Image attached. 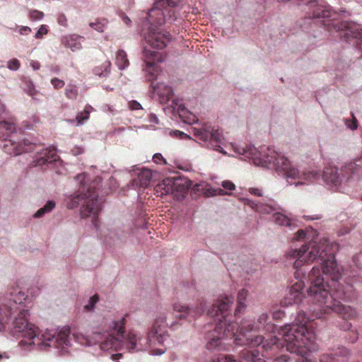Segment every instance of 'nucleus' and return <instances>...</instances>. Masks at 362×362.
Instances as JSON below:
<instances>
[{"label":"nucleus","instance_id":"nucleus-1","mask_svg":"<svg viewBox=\"0 0 362 362\" xmlns=\"http://www.w3.org/2000/svg\"><path fill=\"white\" fill-rule=\"evenodd\" d=\"M332 245L327 239L319 243L311 241L298 249H291L288 258L295 259L293 267L298 269L303 264L318 262L320 267L314 266L309 274L310 285L307 289L308 300L313 305L310 311L313 317L322 318L332 313L337 299L349 300L353 296V287L339 282L341 269L332 251Z\"/></svg>","mask_w":362,"mask_h":362},{"label":"nucleus","instance_id":"nucleus-2","mask_svg":"<svg viewBox=\"0 0 362 362\" xmlns=\"http://www.w3.org/2000/svg\"><path fill=\"white\" fill-rule=\"evenodd\" d=\"M268 320L267 313H262L257 322L251 323L244 321L238 327V333L235 339V344L239 346H249L250 347L259 346L261 345L262 356L270 358L275 356L281 349L286 346L288 351L296 354L302 358L298 361H293L286 355H281L273 360V362H310L308 360V352L313 349V344L315 335L313 331L308 328L309 317H306L304 311L298 313L296 323L286 325L281 329L279 334L281 340L276 336L271 337L265 339L261 335H254L252 332L263 328L267 332H273L275 327L274 324L266 323ZM240 358L247 362H266L259 356V351H250L243 349L240 352Z\"/></svg>","mask_w":362,"mask_h":362},{"label":"nucleus","instance_id":"nucleus-3","mask_svg":"<svg viewBox=\"0 0 362 362\" xmlns=\"http://www.w3.org/2000/svg\"><path fill=\"white\" fill-rule=\"evenodd\" d=\"M233 298L225 296L212 305L208 315L214 318V329L207 334L206 348L209 350H220L223 337L233 338L238 336V324L233 321L234 316L229 313ZM235 339H234L235 340Z\"/></svg>","mask_w":362,"mask_h":362},{"label":"nucleus","instance_id":"nucleus-4","mask_svg":"<svg viewBox=\"0 0 362 362\" xmlns=\"http://www.w3.org/2000/svg\"><path fill=\"white\" fill-rule=\"evenodd\" d=\"M166 321L165 313H160L155 320L152 327L147 334V338L143 339L133 332H129L124 338L123 346L129 351H141L147 348H152L151 353L154 355H161L166 351L164 349H154L160 345L166 347L170 344V339L167 332L163 328L161 323Z\"/></svg>","mask_w":362,"mask_h":362},{"label":"nucleus","instance_id":"nucleus-5","mask_svg":"<svg viewBox=\"0 0 362 362\" xmlns=\"http://www.w3.org/2000/svg\"><path fill=\"white\" fill-rule=\"evenodd\" d=\"M259 153L261 155L260 163L262 165L274 168L277 171H282L287 177L312 181L320 176V173L315 170L300 172L298 169L291 166L287 158L271 147L266 148L262 147Z\"/></svg>","mask_w":362,"mask_h":362},{"label":"nucleus","instance_id":"nucleus-6","mask_svg":"<svg viewBox=\"0 0 362 362\" xmlns=\"http://www.w3.org/2000/svg\"><path fill=\"white\" fill-rule=\"evenodd\" d=\"M86 177L85 173L78 174L76 177V180L80 182L81 186L78 189L80 193L71 197L67 204V207L74 209L81 205V217L86 218L93 215L92 222L96 226L97 215L100 210V206L98 202V194L95 189L87 185Z\"/></svg>","mask_w":362,"mask_h":362},{"label":"nucleus","instance_id":"nucleus-7","mask_svg":"<svg viewBox=\"0 0 362 362\" xmlns=\"http://www.w3.org/2000/svg\"><path fill=\"white\" fill-rule=\"evenodd\" d=\"M165 58V54L163 52H156L151 50L147 47L144 49V60L146 62L147 72L146 78L151 82V87L154 92L157 93L160 97L168 100L173 96V90L171 87L163 83H155L154 81L157 78L158 74V66L156 62H162Z\"/></svg>","mask_w":362,"mask_h":362},{"label":"nucleus","instance_id":"nucleus-8","mask_svg":"<svg viewBox=\"0 0 362 362\" xmlns=\"http://www.w3.org/2000/svg\"><path fill=\"white\" fill-rule=\"evenodd\" d=\"M28 299V295L17 286H11L8 288V303L11 305L6 304L0 305V330L5 327L8 323L13 313L19 310L17 305H21Z\"/></svg>","mask_w":362,"mask_h":362},{"label":"nucleus","instance_id":"nucleus-9","mask_svg":"<svg viewBox=\"0 0 362 362\" xmlns=\"http://www.w3.org/2000/svg\"><path fill=\"white\" fill-rule=\"evenodd\" d=\"M28 311L27 310H20L18 316L16 317L13 322V332L20 334L24 338L21 343L31 345L35 344L34 339L36 337L37 328L31 323H29L27 319Z\"/></svg>","mask_w":362,"mask_h":362},{"label":"nucleus","instance_id":"nucleus-10","mask_svg":"<svg viewBox=\"0 0 362 362\" xmlns=\"http://www.w3.org/2000/svg\"><path fill=\"white\" fill-rule=\"evenodd\" d=\"M360 170L361 166L359 164H356L355 162H350L341 169V173H339V170L335 167L326 168L323 173V178L325 182H330L337 186L344 179L346 180H350L355 174L358 173Z\"/></svg>","mask_w":362,"mask_h":362},{"label":"nucleus","instance_id":"nucleus-11","mask_svg":"<svg viewBox=\"0 0 362 362\" xmlns=\"http://www.w3.org/2000/svg\"><path fill=\"white\" fill-rule=\"evenodd\" d=\"M192 132L194 136L198 139L209 142L214 150L225 153L221 147L223 136L218 129H215L211 125L205 124L200 128L194 127Z\"/></svg>","mask_w":362,"mask_h":362},{"label":"nucleus","instance_id":"nucleus-12","mask_svg":"<svg viewBox=\"0 0 362 362\" xmlns=\"http://www.w3.org/2000/svg\"><path fill=\"white\" fill-rule=\"evenodd\" d=\"M126 325V318L122 317L119 320L112 322V331L117 337L108 334L100 341V346L103 351L117 350L121 345L120 337H123Z\"/></svg>","mask_w":362,"mask_h":362},{"label":"nucleus","instance_id":"nucleus-13","mask_svg":"<svg viewBox=\"0 0 362 362\" xmlns=\"http://www.w3.org/2000/svg\"><path fill=\"white\" fill-rule=\"evenodd\" d=\"M180 0H157L153 7L149 11L148 21L151 25L150 28L161 25L166 22L167 16L163 9L165 4L170 7H175Z\"/></svg>","mask_w":362,"mask_h":362},{"label":"nucleus","instance_id":"nucleus-14","mask_svg":"<svg viewBox=\"0 0 362 362\" xmlns=\"http://www.w3.org/2000/svg\"><path fill=\"white\" fill-rule=\"evenodd\" d=\"M146 42L150 47L156 49H163L170 41V35L167 31H161L154 28H149L148 32L144 35Z\"/></svg>","mask_w":362,"mask_h":362},{"label":"nucleus","instance_id":"nucleus-15","mask_svg":"<svg viewBox=\"0 0 362 362\" xmlns=\"http://www.w3.org/2000/svg\"><path fill=\"white\" fill-rule=\"evenodd\" d=\"M2 141L1 147L9 155L18 156L33 150V145L27 144L26 141H23V146L21 143L16 142L13 138H4Z\"/></svg>","mask_w":362,"mask_h":362},{"label":"nucleus","instance_id":"nucleus-16","mask_svg":"<svg viewBox=\"0 0 362 362\" xmlns=\"http://www.w3.org/2000/svg\"><path fill=\"white\" fill-rule=\"evenodd\" d=\"M205 305L206 303L203 300H199L194 307H189L180 303H176L173 305V310L180 313V319L186 318L187 316L196 318L204 313Z\"/></svg>","mask_w":362,"mask_h":362},{"label":"nucleus","instance_id":"nucleus-17","mask_svg":"<svg viewBox=\"0 0 362 362\" xmlns=\"http://www.w3.org/2000/svg\"><path fill=\"white\" fill-rule=\"evenodd\" d=\"M339 299H337L333 304V308H332V313L334 312L341 315L344 319L351 320L357 317L358 313L357 311L350 307V306H344L341 302L339 300Z\"/></svg>","mask_w":362,"mask_h":362},{"label":"nucleus","instance_id":"nucleus-18","mask_svg":"<svg viewBox=\"0 0 362 362\" xmlns=\"http://www.w3.org/2000/svg\"><path fill=\"white\" fill-rule=\"evenodd\" d=\"M304 287V283L303 281H298L293 284L289 290L288 299L291 300L293 303H300L305 297L302 292Z\"/></svg>","mask_w":362,"mask_h":362},{"label":"nucleus","instance_id":"nucleus-19","mask_svg":"<svg viewBox=\"0 0 362 362\" xmlns=\"http://www.w3.org/2000/svg\"><path fill=\"white\" fill-rule=\"evenodd\" d=\"M83 40V37L73 34L64 37L62 40V42L65 47L70 48L72 51H76L82 47L81 41Z\"/></svg>","mask_w":362,"mask_h":362},{"label":"nucleus","instance_id":"nucleus-20","mask_svg":"<svg viewBox=\"0 0 362 362\" xmlns=\"http://www.w3.org/2000/svg\"><path fill=\"white\" fill-rule=\"evenodd\" d=\"M41 155L42 156L37 158V165H42L45 163H51L59 159L56 149L54 147H50L45 149V151L41 153Z\"/></svg>","mask_w":362,"mask_h":362},{"label":"nucleus","instance_id":"nucleus-21","mask_svg":"<svg viewBox=\"0 0 362 362\" xmlns=\"http://www.w3.org/2000/svg\"><path fill=\"white\" fill-rule=\"evenodd\" d=\"M16 124L13 121H0V138H14Z\"/></svg>","mask_w":362,"mask_h":362},{"label":"nucleus","instance_id":"nucleus-22","mask_svg":"<svg viewBox=\"0 0 362 362\" xmlns=\"http://www.w3.org/2000/svg\"><path fill=\"white\" fill-rule=\"evenodd\" d=\"M152 178V172L149 169L144 168L139 174L136 180H134L135 185L140 187H146Z\"/></svg>","mask_w":362,"mask_h":362},{"label":"nucleus","instance_id":"nucleus-23","mask_svg":"<svg viewBox=\"0 0 362 362\" xmlns=\"http://www.w3.org/2000/svg\"><path fill=\"white\" fill-rule=\"evenodd\" d=\"M156 190L161 196L171 194L174 190V182L170 179L164 180L157 185Z\"/></svg>","mask_w":362,"mask_h":362},{"label":"nucleus","instance_id":"nucleus-24","mask_svg":"<svg viewBox=\"0 0 362 362\" xmlns=\"http://www.w3.org/2000/svg\"><path fill=\"white\" fill-rule=\"evenodd\" d=\"M115 64L121 70L124 69L129 65L127 53L124 50L119 49L117 51L116 54Z\"/></svg>","mask_w":362,"mask_h":362},{"label":"nucleus","instance_id":"nucleus-25","mask_svg":"<svg viewBox=\"0 0 362 362\" xmlns=\"http://www.w3.org/2000/svg\"><path fill=\"white\" fill-rule=\"evenodd\" d=\"M273 218L274 221L280 226L290 227L293 224V220L281 213L274 214Z\"/></svg>","mask_w":362,"mask_h":362},{"label":"nucleus","instance_id":"nucleus-26","mask_svg":"<svg viewBox=\"0 0 362 362\" xmlns=\"http://www.w3.org/2000/svg\"><path fill=\"white\" fill-rule=\"evenodd\" d=\"M110 62L105 61L100 66L95 67L93 73L100 77H106L110 74Z\"/></svg>","mask_w":362,"mask_h":362},{"label":"nucleus","instance_id":"nucleus-27","mask_svg":"<svg viewBox=\"0 0 362 362\" xmlns=\"http://www.w3.org/2000/svg\"><path fill=\"white\" fill-rule=\"evenodd\" d=\"M56 342L59 345H66L69 344V329L63 328L56 337Z\"/></svg>","mask_w":362,"mask_h":362},{"label":"nucleus","instance_id":"nucleus-28","mask_svg":"<svg viewBox=\"0 0 362 362\" xmlns=\"http://www.w3.org/2000/svg\"><path fill=\"white\" fill-rule=\"evenodd\" d=\"M248 292L245 288L239 291L238 293V307L235 309V314L237 315L238 313H240L242 309L245 308V300L247 298Z\"/></svg>","mask_w":362,"mask_h":362},{"label":"nucleus","instance_id":"nucleus-29","mask_svg":"<svg viewBox=\"0 0 362 362\" xmlns=\"http://www.w3.org/2000/svg\"><path fill=\"white\" fill-rule=\"evenodd\" d=\"M55 207V202L53 201H48L46 204L41 209L37 211L33 215L35 218H40L45 214L50 212Z\"/></svg>","mask_w":362,"mask_h":362},{"label":"nucleus","instance_id":"nucleus-30","mask_svg":"<svg viewBox=\"0 0 362 362\" xmlns=\"http://www.w3.org/2000/svg\"><path fill=\"white\" fill-rule=\"evenodd\" d=\"M55 207V202L53 201H48L46 204L41 209L37 211L33 215L35 218H40L45 214L50 212Z\"/></svg>","mask_w":362,"mask_h":362},{"label":"nucleus","instance_id":"nucleus-31","mask_svg":"<svg viewBox=\"0 0 362 362\" xmlns=\"http://www.w3.org/2000/svg\"><path fill=\"white\" fill-rule=\"evenodd\" d=\"M92 109L91 106L86 105L83 112L77 114L76 119L78 124H82L85 120H87L89 118V115Z\"/></svg>","mask_w":362,"mask_h":362},{"label":"nucleus","instance_id":"nucleus-32","mask_svg":"<svg viewBox=\"0 0 362 362\" xmlns=\"http://www.w3.org/2000/svg\"><path fill=\"white\" fill-rule=\"evenodd\" d=\"M107 21L105 19H97L95 22L90 23V27L99 33H103L107 25Z\"/></svg>","mask_w":362,"mask_h":362},{"label":"nucleus","instance_id":"nucleus-33","mask_svg":"<svg viewBox=\"0 0 362 362\" xmlns=\"http://www.w3.org/2000/svg\"><path fill=\"white\" fill-rule=\"evenodd\" d=\"M65 95L69 99H76L78 95L77 87L73 85H68L65 88Z\"/></svg>","mask_w":362,"mask_h":362},{"label":"nucleus","instance_id":"nucleus-34","mask_svg":"<svg viewBox=\"0 0 362 362\" xmlns=\"http://www.w3.org/2000/svg\"><path fill=\"white\" fill-rule=\"evenodd\" d=\"M174 7H170L168 4H165L163 9L167 16L166 21L172 22L176 19V14L173 9Z\"/></svg>","mask_w":362,"mask_h":362},{"label":"nucleus","instance_id":"nucleus-35","mask_svg":"<svg viewBox=\"0 0 362 362\" xmlns=\"http://www.w3.org/2000/svg\"><path fill=\"white\" fill-rule=\"evenodd\" d=\"M328 16L329 11L321 6L316 7L313 11V18H327Z\"/></svg>","mask_w":362,"mask_h":362},{"label":"nucleus","instance_id":"nucleus-36","mask_svg":"<svg viewBox=\"0 0 362 362\" xmlns=\"http://www.w3.org/2000/svg\"><path fill=\"white\" fill-rule=\"evenodd\" d=\"M44 13L38 10H30L29 17L33 21L40 20L44 18Z\"/></svg>","mask_w":362,"mask_h":362},{"label":"nucleus","instance_id":"nucleus-37","mask_svg":"<svg viewBox=\"0 0 362 362\" xmlns=\"http://www.w3.org/2000/svg\"><path fill=\"white\" fill-rule=\"evenodd\" d=\"M185 112L183 110L180 111V116L183 119V121L186 123H194L197 121V117L194 115L189 114L188 117H185Z\"/></svg>","mask_w":362,"mask_h":362},{"label":"nucleus","instance_id":"nucleus-38","mask_svg":"<svg viewBox=\"0 0 362 362\" xmlns=\"http://www.w3.org/2000/svg\"><path fill=\"white\" fill-rule=\"evenodd\" d=\"M99 300V296L98 294L93 295L92 297L90 298L88 303L85 305V309L87 310H92L94 307L96 303Z\"/></svg>","mask_w":362,"mask_h":362},{"label":"nucleus","instance_id":"nucleus-39","mask_svg":"<svg viewBox=\"0 0 362 362\" xmlns=\"http://www.w3.org/2000/svg\"><path fill=\"white\" fill-rule=\"evenodd\" d=\"M50 82H51L52 85L53 86V87L57 90H59V89L63 88L65 84V83L63 80L59 79L56 77L52 78Z\"/></svg>","mask_w":362,"mask_h":362},{"label":"nucleus","instance_id":"nucleus-40","mask_svg":"<svg viewBox=\"0 0 362 362\" xmlns=\"http://www.w3.org/2000/svg\"><path fill=\"white\" fill-rule=\"evenodd\" d=\"M47 33V26L45 25H42L38 30L37 31V33H35V38L37 39H41L42 38L43 35H46Z\"/></svg>","mask_w":362,"mask_h":362},{"label":"nucleus","instance_id":"nucleus-41","mask_svg":"<svg viewBox=\"0 0 362 362\" xmlns=\"http://www.w3.org/2000/svg\"><path fill=\"white\" fill-rule=\"evenodd\" d=\"M20 65L19 61L16 59H13L8 62V68L11 70H18Z\"/></svg>","mask_w":362,"mask_h":362},{"label":"nucleus","instance_id":"nucleus-42","mask_svg":"<svg viewBox=\"0 0 362 362\" xmlns=\"http://www.w3.org/2000/svg\"><path fill=\"white\" fill-rule=\"evenodd\" d=\"M335 355L341 357H347L350 355V351L348 349L345 347H341L339 348L338 351L335 353Z\"/></svg>","mask_w":362,"mask_h":362},{"label":"nucleus","instance_id":"nucleus-43","mask_svg":"<svg viewBox=\"0 0 362 362\" xmlns=\"http://www.w3.org/2000/svg\"><path fill=\"white\" fill-rule=\"evenodd\" d=\"M153 160L158 164H160L162 163L167 164V162L160 153H155L153 156Z\"/></svg>","mask_w":362,"mask_h":362},{"label":"nucleus","instance_id":"nucleus-44","mask_svg":"<svg viewBox=\"0 0 362 362\" xmlns=\"http://www.w3.org/2000/svg\"><path fill=\"white\" fill-rule=\"evenodd\" d=\"M129 107L132 110H137L142 109L141 105L136 101V100H132L129 102Z\"/></svg>","mask_w":362,"mask_h":362},{"label":"nucleus","instance_id":"nucleus-45","mask_svg":"<svg viewBox=\"0 0 362 362\" xmlns=\"http://www.w3.org/2000/svg\"><path fill=\"white\" fill-rule=\"evenodd\" d=\"M57 22L60 25L66 26L67 25L66 16L64 13L59 14V16L57 17Z\"/></svg>","mask_w":362,"mask_h":362},{"label":"nucleus","instance_id":"nucleus-46","mask_svg":"<svg viewBox=\"0 0 362 362\" xmlns=\"http://www.w3.org/2000/svg\"><path fill=\"white\" fill-rule=\"evenodd\" d=\"M222 186L224 189L230 191L234 190L235 189V185L232 182L228 180L223 181L222 182Z\"/></svg>","mask_w":362,"mask_h":362},{"label":"nucleus","instance_id":"nucleus-47","mask_svg":"<svg viewBox=\"0 0 362 362\" xmlns=\"http://www.w3.org/2000/svg\"><path fill=\"white\" fill-rule=\"evenodd\" d=\"M334 357L332 354H322L320 358V362H333Z\"/></svg>","mask_w":362,"mask_h":362},{"label":"nucleus","instance_id":"nucleus-48","mask_svg":"<svg viewBox=\"0 0 362 362\" xmlns=\"http://www.w3.org/2000/svg\"><path fill=\"white\" fill-rule=\"evenodd\" d=\"M218 362H237L231 356H220Z\"/></svg>","mask_w":362,"mask_h":362},{"label":"nucleus","instance_id":"nucleus-49","mask_svg":"<svg viewBox=\"0 0 362 362\" xmlns=\"http://www.w3.org/2000/svg\"><path fill=\"white\" fill-rule=\"evenodd\" d=\"M296 240H300L302 239L308 238L307 234L303 230H298L296 233Z\"/></svg>","mask_w":362,"mask_h":362},{"label":"nucleus","instance_id":"nucleus-50","mask_svg":"<svg viewBox=\"0 0 362 362\" xmlns=\"http://www.w3.org/2000/svg\"><path fill=\"white\" fill-rule=\"evenodd\" d=\"M249 192L252 194H253L255 196H257V197H262V190L260 189H259V188L250 187L249 189Z\"/></svg>","mask_w":362,"mask_h":362},{"label":"nucleus","instance_id":"nucleus-51","mask_svg":"<svg viewBox=\"0 0 362 362\" xmlns=\"http://www.w3.org/2000/svg\"><path fill=\"white\" fill-rule=\"evenodd\" d=\"M170 135L175 136V137H180L181 139L186 138L187 135L185 134L182 132H180L179 130H175L172 132H170Z\"/></svg>","mask_w":362,"mask_h":362},{"label":"nucleus","instance_id":"nucleus-52","mask_svg":"<svg viewBox=\"0 0 362 362\" xmlns=\"http://www.w3.org/2000/svg\"><path fill=\"white\" fill-rule=\"evenodd\" d=\"M284 312L279 310L273 313V317L275 320H279L281 319L284 316Z\"/></svg>","mask_w":362,"mask_h":362},{"label":"nucleus","instance_id":"nucleus-53","mask_svg":"<svg viewBox=\"0 0 362 362\" xmlns=\"http://www.w3.org/2000/svg\"><path fill=\"white\" fill-rule=\"evenodd\" d=\"M36 93H37V91L35 90L33 84L30 82L29 85H28V95L32 97H34Z\"/></svg>","mask_w":362,"mask_h":362},{"label":"nucleus","instance_id":"nucleus-54","mask_svg":"<svg viewBox=\"0 0 362 362\" xmlns=\"http://www.w3.org/2000/svg\"><path fill=\"white\" fill-rule=\"evenodd\" d=\"M30 32H31V29H30V28H29L28 26H22L19 29V33L21 35H28Z\"/></svg>","mask_w":362,"mask_h":362},{"label":"nucleus","instance_id":"nucleus-55","mask_svg":"<svg viewBox=\"0 0 362 362\" xmlns=\"http://www.w3.org/2000/svg\"><path fill=\"white\" fill-rule=\"evenodd\" d=\"M352 115V118H353V121H352V123L351 124H349V127L351 129H356L357 127H358V122H357V119L356 118L354 117V114H351Z\"/></svg>","mask_w":362,"mask_h":362},{"label":"nucleus","instance_id":"nucleus-56","mask_svg":"<svg viewBox=\"0 0 362 362\" xmlns=\"http://www.w3.org/2000/svg\"><path fill=\"white\" fill-rule=\"evenodd\" d=\"M31 65L33 67L34 69H38L40 68V64L37 63V62H32L31 63Z\"/></svg>","mask_w":362,"mask_h":362},{"label":"nucleus","instance_id":"nucleus-57","mask_svg":"<svg viewBox=\"0 0 362 362\" xmlns=\"http://www.w3.org/2000/svg\"><path fill=\"white\" fill-rule=\"evenodd\" d=\"M357 338H358V337H357V335L356 334V335H355V337H354V338L351 340V342H352V343L355 342V341H356Z\"/></svg>","mask_w":362,"mask_h":362},{"label":"nucleus","instance_id":"nucleus-58","mask_svg":"<svg viewBox=\"0 0 362 362\" xmlns=\"http://www.w3.org/2000/svg\"><path fill=\"white\" fill-rule=\"evenodd\" d=\"M219 194H225V193L223 192V189H219Z\"/></svg>","mask_w":362,"mask_h":362},{"label":"nucleus","instance_id":"nucleus-59","mask_svg":"<svg viewBox=\"0 0 362 362\" xmlns=\"http://www.w3.org/2000/svg\"><path fill=\"white\" fill-rule=\"evenodd\" d=\"M337 27L338 28V29H342L344 26L342 25H340Z\"/></svg>","mask_w":362,"mask_h":362},{"label":"nucleus","instance_id":"nucleus-60","mask_svg":"<svg viewBox=\"0 0 362 362\" xmlns=\"http://www.w3.org/2000/svg\"><path fill=\"white\" fill-rule=\"evenodd\" d=\"M0 108H1V110H4V106L1 103H0Z\"/></svg>","mask_w":362,"mask_h":362},{"label":"nucleus","instance_id":"nucleus-61","mask_svg":"<svg viewBox=\"0 0 362 362\" xmlns=\"http://www.w3.org/2000/svg\"><path fill=\"white\" fill-rule=\"evenodd\" d=\"M267 208V206H264V209L266 210V209Z\"/></svg>","mask_w":362,"mask_h":362},{"label":"nucleus","instance_id":"nucleus-62","mask_svg":"<svg viewBox=\"0 0 362 362\" xmlns=\"http://www.w3.org/2000/svg\"><path fill=\"white\" fill-rule=\"evenodd\" d=\"M2 358V355L0 354V360Z\"/></svg>","mask_w":362,"mask_h":362}]
</instances>
